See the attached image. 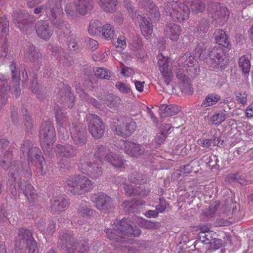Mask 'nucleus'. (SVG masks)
Returning <instances> with one entry per match:
<instances>
[{
	"mask_svg": "<svg viewBox=\"0 0 253 253\" xmlns=\"http://www.w3.org/2000/svg\"><path fill=\"white\" fill-rule=\"evenodd\" d=\"M64 86V90L65 92L61 91L60 94H64V97L62 95V99H60V101L61 103L65 102L67 103V105L68 108H72L74 104L75 96L71 92V88L69 86L65 84H63Z\"/></svg>",
	"mask_w": 253,
	"mask_h": 253,
	"instance_id": "obj_34",
	"label": "nucleus"
},
{
	"mask_svg": "<svg viewBox=\"0 0 253 253\" xmlns=\"http://www.w3.org/2000/svg\"><path fill=\"white\" fill-rule=\"evenodd\" d=\"M125 146V152L128 155L138 158L143 155L145 153V149L138 143L130 141H124V140H118L115 144V147L117 149V151L123 149Z\"/></svg>",
	"mask_w": 253,
	"mask_h": 253,
	"instance_id": "obj_15",
	"label": "nucleus"
},
{
	"mask_svg": "<svg viewBox=\"0 0 253 253\" xmlns=\"http://www.w3.org/2000/svg\"><path fill=\"white\" fill-rule=\"evenodd\" d=\"M79 39L74 35L68 38V47L70 50L75 51L79 48Z\"/></svg>",
	"mask_w": 253,
	"mask_h": 253,
	"instance_id": "obj_55",
	"label": "nucleus"
},
{
	"mask_svg": "<svg viewBox=\"0 0 253 253\" xmlns=\"http://www.w3.org/2000/svg\"><path fill=\"white\" fill-rule=\"evenodd\" d=\"M0 32L3 37L9 32V21L5 17H0Z\"/></svg>",
	"mask_w": 253,
	"mask_h": 253,
	"instance_id": "obj_53",
	"label": "nucleus"
},
{
	"mask_svg": "<svg viewBox=\"0 0 253 253\" xmlns=\"http://www.w3.org/2000/svg\"><path fill=\"white\" fill-rule=\"evenodd\" d=\"M102 28L101 23L98 20H91L89 24L88 32L92 36L100 33Z\"/></svg>",
	"mask_w": 253,
	"mask_h": 253,
	"instance_id": "obj_43",
	"label": "nucleus"
},
{
	"mask_svg": "<svg viewBox=\"0 0 253 253\" xmlns=\"http://www.w3.org/2000/svg\"><path fill=\"white\" fill-rule=\"evenodd\" d=\"M177 66L175 67V72L177 69H180V73H185L186 72L188 75H192L197 72V67L195 66L196 60L193 54L187 52L182 57L178 58Z\"/></svg>",
	"mask_w": 253,
	"mask_h": 253,
	"instance_id": "obj_13",
	"label": "nucleus"
},
{
	"mask_svg": "<svg viewBox=\"0 0 253 253\" xmlns=\"http://www.w3.org/2000/svg\"><path fill=\"white\" fill-rule=\"evenodd\" d=\"M98 3L104 11L112 13L116 11L118 2L117 0H99Z\"/></svg>",
	"mask_w": 253,
	"mask_h": 253,
	"instance_id": "obj_36",
	"label": "nucleus"
},
{
	"mask_svg": "<svg viewBox=\"0 0 253 253\" xmlns=\"http://www.w3.org/2000/svg\"><path fill=\"white\" fill-rule=\"evenodd\" d=\"M128 180L132 183L143 184L147 182V177L145 174H140L135 171L128 176Z\"/></svg>",
	"mask_w": 253,
	"mask_h": 253,
	"instance_id": "obj_40",
	"label": "nucleus"
},
{
	"mask_svg": "<svg viewBox=\"0 0 253 253\" xmlns=\"http://www.w3.org/2000/svg\"><path fill=\"white\" fill-rule=\"evenodd\" d=\"M239 66L242 69L243 73H249L251 69V63L249 58L243 55L239 58Z\"/></svg>",
	"mask_w": 253,
	"mask_h": 253,
	"instance_id": "obj_50",
	"label": "nucleus"
},
{
	"mask_svg": "<svg viewBox=\"0 0 253 253\" xmlns=\"http://www.w3.org/2000/svg\"><path fill=\"white\" fill-rule=\"evenodd\" d=\"M32 240H34L32 232L27 228L19 229L17 239L16 240L15 250L16 253H25L27 245Z\"/></svg>",
	"mask_w": 253,
	"mask_h": 253,
	"instance_id": "obj_18",
	"label": "nucleus"
},
{
	"mask_svg": "<svg viewBox=\"0 0 253 253\" xmlns=\"http://www.w3.org/2000/svg\"><path fill=\"white\" fill-rule=\"evenodd\" d=\"M120 98L118 97L110 94L107 96L106 99L104 101V103L110 108H112L116 106Z\"/></svg>",
	"mask_w": 253,
	"mask_h": 253,
	"instance_id": "obj_56",
	"label": "nucleus"
},
{
	"mask_svg": "<svg viewBox=\"0 0 253 253\" xmlns=\"http://www.w3.org/2000/svg\"><path fill=\"white\" fill-rule=\"evenodd\" d=\"M138 224L140 226L146 229L154 228L155 226V223L148 221L142 218L137 217Z\"/></svg>",
	"mask_w": 253,
	"mask_h": 253,
	"instance_id": "obj_60",
	"label": "nucleus"
},
{
	"mask_svg": "<svg viewBox=\"0 0 253 253\" xmlns=\"http://www.w3.org/2000/svg\"><path fill=\"white\" fill-rule=\"evenodd\" d=\"M99 162H92L87 156L83 157L78 164L79 170L92 179H96L102 174L101 165Z\"/></svg>",
	"mask_w": 253,
	"mask_h": 253,
	"instance_id": "obj_11",
	"label": "nucleus"
},
{
	"mask_svg": "<svg viewBox=\"0 0 253 253\" xmlns=\"http://www.w3.org/2000/svg\"><path fill=\"white\" fill-rule=\"evenodd\" d=\"M137 18L142 34L146 39H150L153 32V25L149 17L139 15Z\"/></svg>",
	"mask_w": 253,
	"mask_h": 253,
	"instance_id": "obj_25",
	"label": "nucleus"
},
{
	"mask_svg": "<svg viewBox=\"0 0 253 253\" xmlns=\"http://www.w3.org/2000/svg\"><path fill=\"white\" fill-rule=\"evenodd\" d=\"M159 70L162 75V78L167 85H168L172 81L173 75L171 63L169 58L164 56L162 54H159L157 57Z\"/></svg>",
	"mask_w": 253,
	"mask_h": 253,
	"instance_id": "obj_16",
	"label": "nucleus"
},
{
	"mask_svg": "<svg viewBox=\"0 0 253 253\" xmlns=\"http://www.w3.org/2000/svg\"><path fill=\"white\" fill-rule=\"evenodd\" d=\"M77 11L80 15L84 16L90 13L94 7V0H76Z\"/></svg>",
	"mask_w": 253,
	"mask_h": 253,
	"instance_id": "obj_29",
	"label": "nucleus"
},
{
	"mask_svg": "<svg viewBox=\"0 0 253 253\" xmlns=\"http://www.w3.org/2000/svg\"><path fill=\"white\" fill-rule=\"evenodd\" d=\"M111 150L106 146L99 145L96 146L94 154V158L100 164H103L104 160L116 168H124L126 161L123 160L121 154L117 152V149L115 145L111 147Z\"/></svg>",
	"mask_w": 253,
	"mask_h": 253,
	"instance_id": "obj_5",
	"label": "nucleus"
},
{
	"mask_svg": "<svg viewBox=\"0 0 253 253\" xmlns=\"http://www.w3.org/2000/svg\"><path fill=\"white\" fill-rule=\"evenodd\" d=\"M90 133L95 138H101L104 132L105 126L100 118L95 114H89L86 116Z\"/></svg>",
	"mask_w": 253,
	"mask_h": 253,
	"instance_id": "obj_14",
	"label": "nucleus"
},
{
	"mask_svg": "<svg viewBox=\"0 0 253 253\" xmlns=\"http://www.w3.org/2000/svg\"><path fill=\"white\" fill-rule=\"evenodd\" d=\"M38 36L44 40H48L53 33V28L49 25L46 21H39L35 25Z\"/></svg>",
	"mask_w": 253,
	"mask_h": 253,
	"instance_id": "obj_22",
	"label": "nucleus"
},
{
	"mask_svg": "<svg viewBox=\"0 0 253 253\" xmlns=\"http://www.w3.org/2000/svg\"><path fill=\"white\" fill-rule=\"evenodd\" d=\"M78 210L79 214L83 217L89 216L93 213V211L88 208L87 202H84L80 205Z\"/></svg>",
	"mask_w": 253,
	"mask_h": 253,
	"instance_id": "obj_51",
	"label": "nucleus"
},
{
	"mask_svg": "<svg viewBox=\"0 0 253 253\" xmlns=\"http://www.w3.org/2000/svg\"><path fill=\"white\" fill-rule=\"evenodd\" d=\"M159 201V204L156 206V210L160 213H162L166 210L168 204L164 198H160Z\"/></svg>",
	"mask_w": 253,
	"mask_h": 253,
	"instance_id": "obj_64",
	"label": "nucleus"
},
{
	"mask_svg": "<svg viewBox=\"0 0 253 253\" xmlns=\"http://www.w3.org/2000/svg\"><path fill=\"white\" fill-rule=\"evenodd\" d=\"M96 77L100 79H109L110 76L108 75L107 70L103 68H97L95 71Z\"/></svg>",
	"mask_w": 253,
	"mask_h": 253,
	"instance_id": "obj_62",
	"label": "nucleus"
},
{
	"mask_svg": "<svg viewBox=\"0 0 253 253\" xmlns=\"http://www.w3.org/2000/svg\"><path fill=\"white\" fill-rule=\"evenodd\" d=\"M54 151L57 157L61 158H71L76 154V149L70 145L57 144Z\"/></svg>",
	"mask_w": 253,
	"mask_h": 253,
	"instance_id": "obj_28",
	"label": "nucleus"
},
{
	"mask_svg": "<svg viewBox=\"0 0 253 253\" xmlns=\"http://www.w3.org/2000/svg\"><path fill=\"white\" fill-rule=\"evenodd\" d=\"M226 114L224 112L219 111L214 113L210 119L211 122L216 126H219L226 119Z\"/></svg>",
	"mask_w": 253,
	"mask_h": 253,
	"instance_id": "obj_44",
	"label": "nucleus"
},
{
	"mask_svg": "<svg viewBox=\"0 0 253 253\" xmlns=\"http://www.w3.org/2000/svg\"><path fill=\"white\" fill-rule=\"evenodd\" d=\"M190 6L191 12L194 14L203 12L205 4L200 0H185L183 2L170 0L164 6V11L174 21L180 23L188 20L189 18Z\"/></svg>",
	"mask_w": 253,
	"mask_h": 253,
	"instance_id": "obj_2",
	"label": "nucleus"
},
{
	"mask_svg": "<svg viewBox=\"0 0 253 253\" xmlns=\"http://www.w3.org/2000/svg\"><path fill=\"white\" fill-rule=\"evenodd\" d=\"M221 97L219 94L214 93H209L203 101L201 106L207 107L216 104L220 99Z\"/></svg>",
	"mask_w": 253,
	"mask_h": 253,
	"instance_id": "obj_39",
	"label": "nucleus"
},
{
	"mask_svg": "<svg viewBox=\"0 0 253 253\" xmlns=\"http://www.w3.org/2000/svg\"><path fill=\"white\" fill-rule=\"evenodd\" d=\"M182 33L181 27L175 23L168 24L164 29V34L167 39L177 41Z\"/></svg>",
	"mask_w": 253,
	"mask_h": 253,
	"instance_id": "obj_27",
	"label": "nucleus"
},
{
	"mask_svg": "<svg viewBox=\"0 0 253 253\" xmlns=\"http://www.w3.org/2000/svg\"><path fill=\"white\" fill-rule=\"evenodd\" d=\"M215 42L223 47L228 48L230 42L226 32L221 29H216L214 32Z\"/></svg>",
	"mask_w": 253,
	"mask_h": 253,
	"instance_id": "obj_32",
	"label": "nucleus"
},
{
	"mask_svg": "<svg viewBox=\"0 0 253 253\" xmlns=\"http://www.w3.org/2000/svg\"><path fill=\"white\" fill-rule=\"evenodd\" d=\"M56 133L52 123L50 121L43 122L40 131L41 147L43 151L49 153L55 141Z\"/></svg>",
	"mask_w": 253,
	"mask_h": 253,
	"instance_id": "obj_8",
	"label": "nucleus"
},
{
	"mask_svg": "<svg viewBox=\"0 0 253 253\" xmlns=\"http://www.w3.org/2000/svg\"><path fill=\"white\" fill-rule=\"evenodd\" d=\"M206 48L207 45H206L205 43L203 42L198 43L196 45L195 52L199 58L202 60L204 59L207 54V51L206 50Z\"/></svg>",
	"mask_w": 253,
	"mask_h": 253,
	"instance_id": "obj_52",
	"label": "nucleus"
},
{
	"mask_svg": "<svg viewBox=\"0 0 253 253\" xmlns=\"http://www.w3.org/2000/svg\"><path fill=\"white\" fill-rule=\"evenodd\" d=\"M20 156L22 159L27 160L29 163L36 168V172L38 175L40 173L44 175L46 170L44 167L45 166V161L41 150L36 147H34L32 142L26 139L21 144Z\"/></svg>",
	"mask_w": 253,
	"mask_h": 253,
	"instance_id": "obj_4",
	"label": "nucleus"
},
{
	"mask_svg": "<svg viewBox=\"0 0 253 253\" xmlns=\"http://www.w3.org/2000/svg\"><path fill=\"white\" fill-rule=\"evenodd\" d=\"M214 6L215 10L211 14L213 21L218 25H223L229 18L228 9L226 7L218 4L214 5Z\"/></svg>",
	"mask_w": 253,
	"mask_h": 253,
	"instance_id": "obj_21",
	"label": "nucleus"
},
{
	"mask_svg": "<svg viewBox=\"0 0 253 253\" xmlns=\"http://www.w3.org/2000/svg\"><path fill=\"white\" fill-rule=\"evenodd\" d=\"M205 239L203 240L206 244H209L211 245H212V243L218 237V234L213 231L210 230L208 233L203 236Z\"/></svg>",
	"mask_w": 253,
	"mask_h": 253,
	"instance_id": "obj_58",
	"label": "nucleus"
},
{
	"mask_svg": "<svg viewBox=\"0 0 253 253\" xmlns=\"http://www.w3.org/2000/svg\"><path fill=\"white\" fill-rule=\"evenodd\" d=\"M76 90L82 100H84L86 101L91 103L96 108L99 107L100 103L97 100L94 98H90L84 90L80 88H78V86L76 87Z\"/></svg>",
	"mask_w": 253,
	"mask_h": 253,
	"instance_id": "obj_49",
	"label": "nucleus"
},
{
	"mask_svg": "<svg viewBox=\"0 0 253 253\" xmlns=\"http://www.w3.org/2000/svg\"><path fill=\"white\" fill-rule=\"evenodd\" d=\"M22 112L25 117V121L24 122V128L27 131L30 130L33 127L32 119L30 115L27 114V109L25 108H22Z\"/></svg>",
	"mask_w": 253,
	"mask_h": 253,
	"instance_id": "obj_54",
	"label": "nucleus"
},
{
	"mask_svg": "<svg viewBox=\"0 0 253 253\" xmlns=\"http://www.w3.org/2000/svg\"><path fill=\"white\" fill-rule=\"evenodd\" d=\"M175 74L180 82L179 85L181 92L187 94H192L193 90L189 77L186 76L185 73H180L178 69L175 71Z\"/></svg>",
	"mask_w": 253,
	"mask_h": 253,
	"instance_id": "obj_26",
	"label": "nucleus"
},
{
	"mask_svg": "<svg viewBox=\"0 0 253 253\" xmlns=\"http://www.w3.org/2000/svg\"><path fill=\"white\" fill-rule=\"evenodd\" d=\"M113 229L106 230L107 237L110 240L116 241L119 243V248L123 252L127 253H135V252L129 247L126 245H120L124 242H127L129 237H138L141 231L136 227H132L130 221L127 218H123L121 220H116L113 225Z\"/></svg>",
	"mask_w": 253,
	"mask_h": 253,
	"instance_id": "obj_3",
	"label": "nucleus"
},
{
	"mask_svg": "<svg viewBox=\"0 0 253 253\" xmlns=\"http://www.w3.org/2000/svg\"><path fill=\"white\" fill-rule=\"evenodd\" d=\"M65 11L69 17H75L78 14L76 1L75 3L68 2L65 7Z\"/></svg>",
	"mask_w": 253,
	"mask_h": 253,
	"instance_id": "obj_48",
	"label": "nucleus"
},
{
	"mask_svg": "<svg viewBox=\"0 0 253 253\" xmlns=\"http://www.w3.org/2000/svg\"><path fill=\"white\" fill-rule=\"evenodd\" d=\"M129 48L133 51H138L140 50L141 52L145 53L144 51L142 50L143 43L141 39L137 36L133 37L129 43Z\"/></svg>",
	"mask_w": 253,
	"mask_h": 253,
	"instance_id": "obj_46",
	"label": "nucleus"
},
{
	"mask_svg": "<svg viewBox=\"0 0 253 253\" xmlns=\"http://www.w3.org/2000/svg\"><path fill=\"white\" fill-rule=\"evenodd\" d=\"M236 100L239 104L245 105L248 101V94L244 89H240L235 91Z\"/></svg>",
	"mask_w": 253,
	"mask_h": 253,
	"instance_id": "obj_47",
	"label": "nucleus"
},
{
	"mask_svg": "<svg viewBox=\"0 0 253 253\" xmlns=\"http://www.w3.org/2000/svg\"><path fill=\"white\" fill-rule=\"evenodd\" d=\"M70 133L76 144L83 146L85 144V129L80 123L75 122L72 124Z\"/></svg>",
	"mask_w": 253,
	"mask_h": 253,
	"instance_id": "obj_20",
	"label": "nucleus"
},
{
	"mask_svg": "<svg viewBox=\"0 0 253 253\" xmlns=\"http://www.w3.org/2000/svg\"><path fill=\"white\" fill-rule=\"evenodd\" d=\"M7 80L3 75L0 74V108L5 104L7 101L6 92L8 90Z\"/></svg>",
	"mask_w": 253,
	"mask_h": 253,
	"instance_id": "obj_35",
	"label": "nucleus"
},
{
	"mask_svg": "<svg viewBox=\"0 0 253 253\" xmlns=\"http://www.w3.org/2000/svg\"><path fill=\"white\" fill-rule=\"evenodd\" d=\"M13 22L21 32L27 34L33 29V22L36 19L34 15H29L26 10H22L14 12Z\"/></svg>",
	"mask_w": 253,
	"mask_h": 253,
	"instance_id": "obj_12",
	"label": "nucleus"
},
{
	"mask_svg": "<svg viewBox=\"0 0 253 253\" xmlns=\"http://www.w3.org/2000/svg\"><path fill=\"white\" fill-rule=\"evenodd\" d=\"M124 188L126 192V194L128 196L132 195H139L141 197L145 198L149 194V191H145L143 193L138 192L136 188H134L132 185H129L126 183L124 184Z\"/></svg>",
	"mask_w": 253,
	"mask_h": 253,
	"instance_id": "obj_42",
	"label": "nucleus"
},
{
	"mask_svg": "<svg viewBox=\"0 0 253 253\" xmlns=\"http://www.w3.org/2000/svg\"><path fill=\"white\" fill-rule=\"evenodd\" d=\"M56 3V0H48L45 5H40L35 8L34 12L38 14L44 10L52 24L55 27L60 28L63 24V12L61 6H58Z\"/></svg>",
	"mask_w": 253,
	"mask_h": 253,
	"instance_id": "obj_6",
	"label": "nucleus"
},
{
	"mask_svg": "<svg viewBox=\"0 0 253 253\" xmlns=\"http://www.w3.org/2000/svg\"><path fill=\"white\" fill-rule=\"evenodd\" d=\"M100 33L106 40H110L115 35V29L112 25L106 23L102 26Z\"/></svg>",
	"mask_w": 253,
	"mask_h": 253,
	"instance_id": "obj_41",
	"label": "nucleus"
},
{
	"mask_svg": "<svg viewBox=\"0 0 253 253\" xmlns=\"http://www.w3.org/2000/svg\"><path fill=\"white\" fill-rule=\"evenodd\" d=\"M12 154L9 152H6L4 155L1 158V162L0 165L4 169H9L8 183L12 185L13 182L17 181L21 189L23 191L24 194L30 203L35 202L37 195L36 190L29 182H24L22 180V174L26 179L30 178L32 176V171L29 165L26 164L19 165L17 162H11Z\"/></svg>",
	"mask_w": 253,
	"mask_h": 253,
	"instance_id": "obj_1",
	"label": "nucleus"
},
{
	"mask_svg": "<svg viewBox=\"0 0 253 253\" xmlns=\"http://www.w3.org/2000/svg\"><path fill=\"white\" fill-rule=\"evenodd\" d=\"M66 196L61 195L53 198L51 201V210L53 213H58L65 211L69 207L68 200Z\"/></svg>",
	"mask_w": 253,
	"mask_h": 253,
	"instance_id": "obj_24",
	"label": "nucleus"
},
{
	"mask_svg": "<svg viewBox=\"0 0 253 253\" xmlns=\"http://www.w3.org/2000/svg\"><path fill=\"white\" fill-rule=\"evenodd\" d=\"M61 240L65 248L64 253H86L89 250V247L86 240H80L76 243L69 233H63Z\"/></svg>",
	"mask_w": 253,
	"mask_h": 253,
	"instance_id": "obj_10",
	"label": "nucleus"
},
{
	"mask_svg": "<svg viewBox=\"0 0 253 253\" xmlns=\"http://www.w3.org/2000/svg\"><path fill=\"white\" fill-rule=\"evenodd\" d=\"M209 29V22L206 19L200 20L197 27V31L200 33H207Z\"/></svg>",
	"mask_w": 253,
	"mask_h": 253,
	"instance_id": "obj_59",
	"label": "nucleus"
},
{
	"mask_svg": "<svg viewBox=\"0 0 253 253\" xmlns=\"http://www.w3.org/2000/svg\"><path fill=\"white\" fill-rule=\"evenodd\" d=\"M52 52H55V56L57 54V57L59 58V61L64 66H69L71 65V57L68 55H64V52L62 48L54 46L52 47Z\"/></svg>",
	"mask_w": 253,
	"mask_h": 253,
	"instance_id": "obj_37",
	"label": "nucleus"
},
{
	"mask_svg": "<svg viewBox=\"0 0 253 253\" xmlns=\"http://www.w3.org/2000/svg\"><path fill=\"white\" fill-rule=\"evenodd\" d=\"M138 4L148 12L154 14L155 17L160 16V14L158 7L150 0H140Z\"/></svg>",
	"mask_w": 253,
	"mask_h": 253,
	"instance_id": "obj_33",
	"label": "nucleus"
},
{
	"mask_svg": "<svg viewBox=\"0 0 253 253\" xmlns=\"http://www.w3.org/2000/svg\"><path fill=\"white\" fill-rule=\"evenodd\" d=\"M209 63L211 67L216 68L222 67L226 63V56L224 50L220 46H214L208 54Z\"/></svg>",
	"mask_w": 253,
	"mask_h": 253,
	"instance_id": "obj_19",
	"label": "nucleus"
},
{
	"mask_svg": "<svg viewBox=\"0 0 253 253\" xmlns=\"http://www.w3.org/2000/svg\"><path fill=\"white\" fill-rule=\"evenodd\" d=\"M180 111V107L174 105L162 104L160 106L159 109V114L163 118L175 115Z\"/></svg>",
	"mask_w": 253,
	"mask_h": 253,
	"instance_id": "obj_30",
	"label": "nucleus"
},
{
	"mask_svg": "<svg viewBox=\"0 0 253 253\" xmlns=\"http://www.w3.org/2000/svg\"><path fill=\"white\" fill-rule=\"evenodd\" d=\"M90 199L95 204L97 209L101 211L108 209L112 203L110 197L103 193L92 194Z\"/></svg>",
	"mask_w": 253,
	"mask_h": 253,
	"instance_id": "obj_23",
	"label": "nucleus"
},
{
	"mask_svg": "<svg viewBox=\"0 0 253 253\" xmlns=\"http://www.w3.org/2000/svg\"><path fill=\"white\" fill-rule=\"evenodd\" d=\"M145 204V202L143 200L125 201L123 203V207L126 210L129 212L135 211L134 209L138 208L139 206L143 205Z\"/></svg>",
	"mask_w": 253,
	"mask_h": 253,
	"instance_id": "obj_45",
	"label": "nucleus"
},
{
	"mask_svg": "<svg viewBox=\"0 0 253 253\" xmlns=\"http://www.w3.org/2000/svg\"><path fill=\"white\" fill-rule=\"evenodd\" d=\"M116 87L123 93H129L131 91V88L128 84L123 83L121 82H117L116 83Z\"/></svg>",
	"mask_w": 253,
	"mask_h": 253,
	"instance_id": "obj_61",
	"label": "nucleus"
},
{
	"mask_svg": "<svg viewBox=\"0 0 253 253\" xmlns=\"http://www.w3.org/2000/svg\"><path fill=\"white\" fill-rule=\"evenodd\" d=\"M66 183V187L74 195H82L91 190L94 187L90 179L79 174L70 177Z\"/></svg>",
	"mask_w": 253,
	"mask_h": 253,
	"instance_id": "obj_7",
	"label": "nucleus"
},
{
	"mask_svg": "<svg viewBox=\"0 0 253 253\" xmlns=\"http://www.w3.org/2000/svg\"><path fill=\"white\" fill-rule=\"evenodd\" d=\"M41 54L33 45H30L28 50L24 53V58L33 63H39Z\"/></svg>",
	"mask_w": 253,
	"mask_h": 253,
	"instance_id": "obj_38",
	"label": "nucleus"
},
{
	"mask_svg": "<svg viewBox=\"0 0 253 253\" xmlns=\"http://www.w3.org/2000/svg\"><path fill=\"white\" fill-rule=\"evenodd\" d=\"M10 69L12 73V83L15 84V86H10L9 89L11 91L13 90L16 97L19 95L20 93V78L17 74V72L16 71V65L13 62H11L10 65Z\"/></svg>",
	"mask_w": 253,
	"mask_h": 253,
	"instance_id": "obj_31",
	"label": "nucleus"
},
{
	"mask_svg": "<svg viewBox=\"0 0 253 253\" xmlns=\"http://www.w3.org/2000/svg\"><path fill=\"white\" fill-rule=\"evenodd\" d=\"M28 248V253H39V248L35 240H32L29 244L27 245Z\"/></svg>",
	"mask_w": 253,
	"mask_h": 253,
	"instance_id": "obj_63",
	"label": "nucleus"
},
{
	"mask_svg": "<svg viewBox=\"0 0 253 253\" xmlns=\"http://www.w3.org/2000/svg\"><path fill=\"white\" fill-rule=\"evenodd\" d=\"M54 110L58 135L60 138L65 139L68 137L66 128L69 125L68 119L66 114L62 111V109L58 105L55 106Z\"/></svg>",
	"mask_w": 253,
	"mask_h": 253,
	"instance_id": "obj_17",
	"label": "nucleus"
},
{
	"mask_svg": "<svg viewBox=\"0 0 253 253\" xmlns=\"http://www.w3.org/2000/svg\"><path fill=\"white\" fill-rule=\"evenodd\" d=\"M126 47V38L124 35H120L117 40L116 47L122 51Z\"/></svg>",
	"mask_w": 253,
	"mask_h": 253,
	"instance_id": "obj_57",
	"label": "nucleus"
},
{
	"mask_svg": "<svg viewBox=\"0 0 253 253\" xmlns=\"http://www.w3.org/2000/svg\"><path fill=\"white\" fill-rule=\"evenodd\" d=\"M111 128L117 135L130 136L136 128V123L132 118L121 117L114 119L111 123Z\"/></svg>",
	"mask_w": 253,
	"mask_h": 253,
	"instance_id": "obj_9",
	"label": "nucleus"
}]
</instances>
